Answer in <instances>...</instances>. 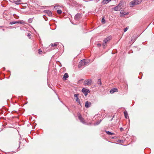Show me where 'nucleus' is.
Masks as SVG:
<instances>
[{
	"mask_svg": "<svg viewBox=\"0 0 154 154\" xmlns=\"http://www.w3.org/2000/svg\"><path fill=\"white\" fill-rule=\"evenodd\" d=\"M142 2V0H134L131 1L130 3V7L139 4Z\"/></svg>",
	"mask_w": 154,
	"mask_h": 154,
	"instance_id": "2",
	"label": "nucleus"
},
{
	"mask_svg": "<svg viewBox=\"0 0 154 154\" xmlns=\"http://www.w3.org/2000/svg\"><path fill=\"white\" fill-rule=\"evenodd\" d=\"M90 62L89 60L84 59L80 61L78 65V67L81 68L82 66L87 65Z\"/></svg>",
	"mask_w": 154,
	"mask_h": 154,
	"instance_id": "1",
	"label": "nucleus"
},
{
	"mask_svg": "<svg viewBox=\"0 0 154 154\" xmlns=\"http://www.w3.org/2000/svg\"><path fill=\"white\" fill-rule=\"evenodd\" d=\"M91 104V103H89L88 102L86 101L85 103V106L86 108H88L90 106V105Z\"/></svg>",
	"mask_w": 154,
	"mask_h": 154,
	"instance_id": "11",
	"label": "nucleus"
},
{
	"mask_svg": "<svg viewBox=\"0 0 154 154\" xmlns=\"http://www.w3.org/2000/svg\"><path fill=\"white\" fill-rule=\"evenodd\" d=\"M82 17V14L79 13H78L76 14L74 17V20H75L79 21Z\"/></svg>",
	"mask_w": 154,
	"mask_h": 154,
	"instance_id": "4",
	"label": "nucleus"
},
{
	"mask_svg": "<svg viewBox=\"0 0 154 154\" xmlns=\"http://www.w3.org/2000/svg\"><path fill=\"white\" fill-rule=\"evenodd\" d=\"M0 27H2L3 26H0Z\"/></svg>",
	"mask_w": 154,
	"mask_h": 154,
	"instance_id": "41",
	"label": "nucleus"
},
{
	"mask_svg": "<svg viewBox=\"0 0 154 154\" xmlns=\"http://www.w3.org/2000/svg\"><path fill=\"white\" fill-rule=\"evenodd\" d=\"M46 17V16H45V15H43V17H44V19H45V20L46 21H47V20L44 17Z\"/></svg>",
	"mask_w": 154,
	"mask_h": 154,
	"instance_id": "32",
	"label": "nucleus"
},
{
	"mask_svg": "<svg viewBox=\"0 0 154 154\" xmlns=\"http://www.w3.org/2000/svg\"><path fill=\"white\" fill-rule=\"evenodd\" d=\"M123 5V2H120L117 6L119 8H121V9L122 8Z\"/></svg>",
	"mask_w": 154,
	"mask_h": 154,
	"instance_id": "14",
	"label": "nucleus"
},
{
	"mask_svg": "<svg viewBox=\"0 0 154 154\" xmlns=\"http://www.w3.org/2000/svg\"><path fill=\"white\" fill-rule=\"evenodd\" d=\"M112 119H111V121H112Z\"/></svg>",
	"mask_w": 154,
	"mask_h": 154,
	"instance_id": "42",
	"label": "nucleus"
},
{
	"mask_svg": "<svg viewBox=\"0 0 154 154\" xmlns=\"http://www.w3.org/2000/svg\"><path fill=\"white\" fill-rule=\"evenodd\" d=\"M78 116L80 122H82L83 124H85L86 122H85L84 121V118L82 117L81 115L79 113H78Z\"/></svg>",
	"mask_w": 154,
	"mask_h": 154,
	"instance_id": "5",
	"label": "nucleus"
},
{
	"mask_svg": "<svg viewBox=\"0 0 154 154\" xmlns=\"http://www.w3.org/2000/svg\"><path fill=\"white\" fill-rule=\"evenodd\" d=\"M121 9V8L119 7L118 6H116L113 8V10L115 11H119Z\"/></svg>",
	"mask_w": 154,
	"mask_h": 154,
	"instance_id": "15",
	"label": "nucleus"
},
{
	"mask_svg": "<svg viewBox=\"0 0 154 154\" xmlns=\"http://www.w3.org/2000/svg\"><path fill=\"white\" fill-rule=\"evenodd\" d=\"M75 100L76 102H77L80 105H81V103H80V100L79 99V98H76Z\"/></svg>",
	"mask_w": 154,
	"mask_h": 154,
	"instance_id": "20",
	"label": "nucleus"
},
{
	"mask_svg": "<svg viewBox=\"0 0 154 154\" xmlns=\"http://www.w3.org/2000/svg\"><path fill=\"white\" fill-rule=\"evenodd\" d=\"M44 12L47 14L50 17L52 16V13L51 11L48 10H45L44 11Z\"/></svg>",
	"mask_w": 154,
	"mask_h": 154,
	"instance_id": "8",
	"label": "nucleus"
},
{
	"mask_svg": "<svg viewBox=\"0 0 154 154\" xmlns=\"http://www.w3.org/2000/svg\"><path fill=\"white\" fill-rule=\"evenodd\" d=\"M69 76L68 74L67 73H66L64 74L63 77V79L64 80H66L67 79L68 77Z\"/></svg>",
	"mask_w": 154,
	"mask_h": 154,
	"instance_id": "10",
	"label": "nucleus"
},
{
	"mask_svg": "<svg viewBox=\"0 0 154 154\" xmlns=\"http://www.w3.org/2000/svg\"><path fill=\"white\" fill-rule=\"evenodd\" d=\"M123 141L122 140H119V141H118V142H122Z\"/></svg>",
	"mask_w": 154,
	"mask_h": 154,
	"instance_id": "35",
	"label": "nucleus"
},
{
	"mask_svg": "<svg viewBox=\"0 0 154 154\" xmlns=\"http://www.w3.org/2000/svg\"><path fill=\"white\" fill-rule=\"evenodd\" d=\"M102 22L103 23H105L106 22L104 18H102V20H101Z\"/></svg>",
	"mask_w": 154,
	"mask_h": 154,
	"instance_id": "24",
	"label": "nucleus"
},
{
	"mask_svg": "<svg viewBox=\"0 0 154 154\" xmlns=\"http://www.w3.org/2000/svg\"><path fill=\"white\" fill-rule=\"evenodd\" d=\"M117 91H118V89L117 88H114L112 89H111L110 90V93L111 94H113V93H114L115 92Z\"/></svg>",
	"mask_w": 154,
	"mask_h": 154,
	"instance_id": "9",
	"label": "nucleus"
},
{
	"mask_svg": "<svg viewBox=\"0 0 154 154\" xmlns=\"http://www.w3.org/2000/svg\"><path fill=\"white\" fill-rule=\"evenodd\" d=\"M19 22H18V21H12V22H10L9 23V24L10 25H13V24H16V23H18Z\"/></svg>",
	"mask_w": 154,
	"mask_h": 154,
	"instance_id": "19",
	"label": "nucleus"
},
{
	"mask_svg": "<svg viewBox=\"0 0 154 154\" xmlns=\"http://www.w3.org/2000/svg\"><path fill=\"white\" fill-rule=\"evenodd\" d=\"M111 1V0H103V4H105L108 3Z\"/></svg>",
	"mask_w": 154,
	"mask_h": 154,
	"instance_id": "18",
	"label": "nucleus"
},
{
	"mask_svg": "<svg viewBox=\"0 0 154 154\" xmlns=\"http://www.w3.org/2000/svg\"><path fill=\"white\" fill-rule=\"evenodd\" d=\"M2 30H3V31H4L5 30V29H2Z\"/></svg>",
	"mask_w": 154,
	"mask_h": 154,
	"instance_id": "38",
	"label": "nucleus"
},
{
	"mask_svg": "<svg viewBox=\"0 0 154 154\" xmlns=\"http://www.w3.org/2000/svg\"><path fill=\"white\" fill-rule=\"evenodd\" d=\"M32 19H31V18L29 19L28 20V22L30 23H31L32 22Z\"/></svg>",
	"mask_w": 154,
	"mask_h": 154,
	"instance_id": "26",
	"label": "nucleus"
},
{
	"mask_svg": "<svg viewBox=\"0 0 154 154\" xmlns=\"http://www.w3.org/2000/svg\"><path fill=\"white\" fill-rule=\"evenodd\" d=\"M113 138H115V137H113Z\"/></svg>",
	"mask_w": 154,
	"mask_h": 154,
	"instance_id": "44",
	"label": "nucleus"
},
{
	"mask_svg": "<svg viewBox=\"0 0 154 154\" xmlns=\"http://www.w3.org/2000/svg\"><path fill=\"white\" fill-rule=\"evenodd\" d=\"M92 80L90 79L85 80L84 82V84L85 85H89L91 84Z\"/></svg>",
	"mask_w": 154,
	"mask_h": 154,
	"instance_id": "7",
	"label": "nucleus"
},
{
	"mask_svg": "<svg viewBox=\"0 0 154 154\" xmlns=\"http://www.w3.org/2000/svg\"><path fill=\"white\" fill-rule=\"evenodd\" d=\"M120 129L121 131H122L123 130V128H120Z\"/></svg>",
	"mask_w": 154,
	"mask_h": 154,
	"instance_id": "29",
	"label": "nucleus"
},
{
	"mask_svg": "<svg viewBox=\"0 0 154 154\" xmlns=\"http://www.w3.org/2000/svg\"><path fill=\"white\" fill-rule=\"evenodd\" d=\"M111 38V36H110L107 37L104 40L103 42V48H105L107 42L109 41Z\"/></svg>",
	"mask_w": 154,
	"mask_h": 154,
	"instance_id": "3",
	"label": "nucleus"
},
{
	"mask_svg": "<svg viewBox=\"0 0 154 154\" xmlns=\"http://www.w3.org/2000/svg\"><path fill=\"white\" fill-rule=\"evenodd\" d=\"M124 113L125 116V117L126 119H127L128 118V116L127 113V112L126 111H125L124 112Z\"/></svg>",
	"mask_w": 154,
	"mask_h": 154,
	"instance_id": "12",
	"label": "nucleus"
},
{
	"mask_svg": "<svg viewBox=\"0 0 154 154\" xmlns=\"http://www.w3.org/2000/svg\"><path fill=\"white\" fill-rule=\"evenodd\" d=\"M57 13L59 14H61L62 13V11L60 10H58L57 11Z\"/></svg>",
	"mask_w": 154,
	"mask_h": 154,
	"instance_id": "23",
	"label": "nucleus"
},
{
	"mask_svg": "<svg viewBox=\"0 0 154 154\" xmlns=\"http://www.w3.org/2000/svg\"><path fill=\"white\" fill-rule=\"evenodd\" d=\"M97 84L100 85L101 84V80L100 79H98Z\"/></svg>",
	"mask_w": 154,
	"mask_h": 154,
	"instance_id": "22",
	"label": "nucleus"
},
{
	"mask_svg": "<svg viewBox=\"0 0 154 154\" xmlns=\"http://www.w3.org/2000/svg\"><path fill=\"white\" fill-rule=\"evenodd\" d=\"M82 91L85 96H87V95L88 94V93L90 92L89 90L85 88H83L82 89Z\"/></svg>",
	"mask_w": 154,
	"mask_h": 154,
	"instance_id": "6",
	"label": "nucleus"
},
{
	"mask_svg": "<svg viewBox=\"0 0 154 154\" xmlns=\"http://www.w3.org/2000/svg\"><path fill=\"white\" fill-rule=\"evenodd\" d=\"M20 2V1L19 2L18 1H16V2Z\"/></svg>",
	"mask_w": 154,
	"mask_h": 154,
	"instance_id": "37",
	"label": "nucleus"
},
{
	"mask_svg": "<svg viewBox=\"0 0 154 154\" xmlns=\"http://www.w3.org/2000/svg\"><path fill=\"white\" fill-rule=\"evenodd\" d=\"M106 134H107L109 135H113L115 134L114 133L111 132H110L109 131H106Z\"/></svg>",
	"mask_w": 154,
	"mask_h": 154,
	"instance_id": "17",
	"label": "nucleus"
},
{
	"mask_svg": "<svg viewBox=\"0 0 154 154\" xmlns=\"http://www.w3.org/2000/svg\"><path fill=\"white\" fill-rule=\"evenodd\" d=\"M120 13L121 14H124V15H125L126 14H124V13H123V12H120Z\"/></svg>",
	"mask_w": 154,
	"mask_h": 154,
	"instance_id": "34",
	"label": "nucleus"
},
{
	"mask_svg": "<svg viewBox=\"0 0 154 154\" xmlns=\"http://www.w3.org/2000/svg\"><path fill=\"white\" fill-rule=\"evenodd\" d=\"M85 1H87L85 0H84Z\"/></svg>",
	"mask_w": 154,
	"mask_h": 154,
	"instance_id": "40",
	"label": "nucleus"
},
{
	"mask_svg": "<svg viewBox=\"0 0 154 154\" xmlns=\"http://www.w3.org/2000/svg\"><path fill=\"white\" fill-rule=\"evenodd\" d=\"M79 96V94H75L74 95V97H75L76 98H78V96Z\"/></svg>",
	"mask_w": 154,
	"mask_h": 154,
	"instance_id": "27",
	"label": "nucleus"
},
{
	"mask_svg": "<svg viewBox=\"0 0 154 154\" xmlns=\"http://www.w3.org/2000/svg\"><path fill=\"white\" fill-rule=\"evenodd\" d=\"M31 35V34L30 33H28L27 34V36L28 37H29Z\"/></svg>",
	"mask_w": 154,
	"mask_h": 154,
	"instance_id": "30",
	"label": "nucleus"
},
{
	"mask_svg": "<svg viewBox=\"0 0 154 154\" xmlns=\"http://www.w3.org/2000/svg\"><path fill=\"white\" fill-rule=\"evenodd\" d=\"M19 22V23H20V24H23V22H20V21H18Z\"/></svg>",
	"mask_w": 154,
	"mask_h": 154,
	"instance_id": "33",
	"label": "nucleus"
},
{
	"mask_svg": "<svg viewBox=\"0 0 154 154\" xmlns=\"http://www.w3.org/2000/svg\"><path fill=\"white\" fill-rule=\"evenodd\" d=\"M14 15H15V14H14Z\"/></svg>",
	"mask_w": 154,
	"mask_h": 154,
	"instance_id": "43",
	"label": "nucleus"
},
{
	"mask_svg": "<svg viewBox=\"0 0 154 154\" xmlns=\"http://www.w3.org/2000/svg\"><path fill=\"white\" fill-rule=\"evenodd\" d=\"M128 27H127L126 28H125L124 29V32H126L127 30L128 29Z\"/></svg>",
	"mask_w": 154,
	"mask_h": 154,
	"instance_id": "28",
	"label": "nucleus"
},
{
	"mask_svg": "<svg viewBox=\"0 0 154 154\" xmlns=\"http://www.w3.org/2000/svg\"><path fill=\"white\" fill-rule=\"evenodd\" d=\"M3 69H4V70H5V67H4L3 68Z\"/></svg>",
	"mask_w": 154,
	"mask_h": 154,
	"instance_id": "36",
	"label": "nucleus"
},
{
	"mask_svg": "<svg viewBox=\"0 0 154 154\" xmlns=\"http://www.w3.org/2000/svg\"><path fill=\"white\" fill-rule=\"evenodd\" d=\"M57 43H55L54 44H51V45H50V46H51V47H54V46H56L57 45Z\"/></svg>",
	"mask_w": 154,
	"mask_h": 154,
	"instance_id": "21",
	"label": "nucleus"
},
{
	"mask_svg": "<svg viewBox=\"0 0 154 154\" xmlns=\"http://www.w3.org/2000/svg\"><path fill=\"white\" fill-rule=\"evenodd\" d=\"M102 121V119H100V120L97 121V122H95L94 123V125H98Z\"/></svg>",
	"mask_w": 154,
	"mask_h": 154,
	"instance_id": "13",
	"label": "nucleus"
},
{
	"mask_svg": "<svg viewBox=\"0 0 154 154\" xmlns=\"http://www.w3.org/2000/svg\"><path fill=\"white\" fill-rule=\"evenodd\" d=\"M38 53L40 54H41L42 52V51L40 49H38Z\"/></svg>",
	"mask_w": 154,
	"mask_h": 154,
	"instance_id": "25",
	"label": "nucleus"
},
{
	"mask_svg": "<svg viewBox=\"0 0 154 154\" xmlns=\"http://www.w3.org/2000/svg\"><path fill=\"white\" fill-rule=\"evenodd\" d=\"M137 38V36H133L131 38V41L132 42H134Z\"/></svg>",
	"mask_w": 154,
	"mask_h": 154,
	"instance_id": "16",
	"label": "nucleus"
},
{
	"mask_svg": "<svg viewBox=\"0 0 154 154\" xmlns=\"http://www.w3.org/2000/svg\"><path fill=\"white\" fill-rule=\"evenodd\" d=\"M97 45L98 47H100L101 46V45L100 44H98Z\"/></svg>",
	"mask_w": 154,
	"mask_h": 154,
	"instance_id": "31",
	"label": "nucleus"
},
{
	"mask_svg": "<svg viewBox=\"0 0 154 154\" xmlns=\"http://www.w3.org/2000/svg\"><path fill=\"white\" fill-rule=\"evenodd\" d=\"M57 7V6H55L54 7V8H55Z\"/></svg>",
	"mask_w": 154,
	"mask_h": 154,
	"instance_id": "39",
	"label": "nucleus"
}]
</instances>
